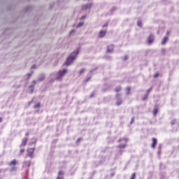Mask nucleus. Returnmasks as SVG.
I'll return each instance as SVG.
<instances>
[{"label": "nucleus", "mask_w": 179, "mask_h": 179, "mask_svg": "<svg viewBox=\"0 0 179 179\" xmlns=\"http://www.w3.org/2000/svg\"><path fill=\"white\" fill-rule=\"evenodd\" d=\"M78 54H79L78 51L76 52H73L67 58L65 64L66 65H71L72 62H73V60L75 59V58H76V55H78Z\"/></svg>", "instance_id": "f257e3e1"}, {"label": "nucleus", "mask_w": 179, "mask_h": 179, "mask_svg": "<svg viewBox=\"0 0 179 179\" xmlns=\"http://www.w3.org/2000/svg\"><path fill=\"white\" fill-rule=\"evenodd\" d=\"M17 164V161L15 159H13L10 162V164H9V166H10V167H12V166H13V167H12V169L10 170V171H11V173L13 172V171H15V170H16V165Z\"/></svg>", "instance_id": "f03ea898"}, {"label": "nucleus", "mask_w": 179, "mask_h": 179, "mask_svg": "<svg viewBox=\"0 0 179 179\" xmlns=\"http://www.w3.org/2000/svg\"><path fill=\"white\" fill-rule=\"evenodd\" d=\"M66 72H68V70H66L65 69L63 70L59 71L58 76L56 78L57 80H61V79H62L64 75H65Z\"/></svg>", "instance_id": "7ed1b4c3"}, {"label": "nucleus", "mask_w": 179, "mask_h": 179, "mask_svg": "<svg viewBox=\"0 0 179 179\" xmlns=\"http://www.w3.org/2000/svg\"><path fill=\"white\" fill-rule=\"evenodd\" d=\"M119 142H123V144H120L117 148L119 149H124V148H126L127 146V142H128V141L127 140V138H120L119 140Z\"/></svg>", "instance_id": "20e7f679"}, {"label": "nucleus", "mask_w": 179, "mask_h": 179, "mask_svg": "<svg viewBox=\"0 0 179 179\" xmlns=\"http://www.w3.org/2000/svg\"><path fill=\"white\" fill-rule=\"evenodd\" d=\"M34 148L27 149V156L31 159H33V155H34Z\"/></svg>", "instance_id": "39448f33"}, {"label": "nucleus", "mask_w": 179, "mask_h": 179, "mask_svg": "<svg viewBox=\"0 0 179 179\" xmlns=\"http://www.w3.org/2000/svg\"><path fill=\"white\" fill-rule=\"evenodd\" d=\"M115 97L117 99L116 106H121L122 104V99L120 98L121 97V94H116Z\"/></svg>", "instance_id": "423d86ee"}, {"label": "nucleus", "mask_w": 179, "mask_h": 179, "mask_svg": "<svg viewBox=\"0 0 179 179\" xmlns=\"http://www.w3.org/2000/svg\"><path fill=\"white\" fill-rule=\"evenodd\" d=\"M27 141H29V138L27 137L22 138V143L20 144V148H24V146H26L27 143Z\"/></svg>", "instance_id": "0eeeda50"}, {"label": "nucleus", "mask_w": 179, "mask_h": 179, "mask_svg": "<svg viewBox=\"0 0 179 179\" xmlns=\"http://www.w3.org/2000/svg\"><path fill=\"white\" fill-rule=\"evenodd\" d=\"M106 34H107V30H101L98 34V37L99 38H103V37H104V36H106Z\"/></svg>", "instance_id": "6e6552de"}, {"label": "nucleus", "mask_w": 179, "mask_h": 179, "mask_svg": "<svg viewBox=\"0 0 179 179\" xmlns=\"http://www.w3.org/2000/svg\"><path fill=\"white\" fill-rule=\"evenodd\" d=\"M153 41H155V36H153V34H150L148 37V44H152Z\"/></svg>", "instance_id": "1a4fd4ad"}, {"label": "nucleus", "mask_w": 179, "mask_h": 179, "mask_svg": "<svg viewBox=\"0 0 179 179\" xmlns=\"http://www.w3.org/2000/svg\"><path fill=\"white\" fill-rule=\"evenodd\" d=\"M92 3L90 4H85L82 6L83 10H87V9H90L92 8Z\"/></svg>", "instance_id": "9d476101"}, {"label": "nucleus", "mask_w": 179, "mask_h": 179, "mask_svg": "<svg viewBox=\"0 0 179 179\" xmlns=\"http://www.w3.org/2000/svg\"><path fill=\"white\" fill-rule=\"evenodd\" d=\"M152 144L151 146L152 149H155V148H156V145H157V140L155 138H152Z\"/></svg>", "instance_id": "9b49d317"}, {"label": "nucleus", "mask_w": 179, "mask_h": 179, "mask_svg": "<svg viewBox=\"0 0 179 179\" xmlns=\"http://www.w3.org/2000/svg\"><path fill=\"white\" fill-rule=\"evenodd\" d=\"M31 164V161H24L23 162L24 167H30Z\"/></svg>", "instance_id": "f8f14e48"}, {"label": "nucleus", "mask_w": 179, "mask_h": 179, "mask_svg": "<svg viewBox=\"0 0 179 179\" xmlns=\"http://www.w3.org/2000/svg\"><path fill=\"white\" fill-rule=\"evenodd\" d=\"M113 51H114V45H108L107 48V52H113Z\"/></svg>", "instance_id": "ddd939ff"}, {"label": "nucleus", "mask_w": 179, "mask_h": 179, "mask_svg": "<svg viewBox=\"0 0 179 179\" xmlns=\"http://www.w3.org/2000/svg\"><path fill=\"white\" fill-rule=\"evenodd\" d=\"M64 172L62 171H59L58 172V177L57 178V179H64Z\"/></svg>", "instance_id": "4468645a"}, {"label": "nucleus", "mask_w": 179, "mask_h": 179, "mask_svg": "<svg viewBox=\"0 0 179 179\" xmlns=\"http://www.w3.org/2000/svg\"><path fill=\"white\" fill-rule=\"evenodd\" d=\"M114 90H115V93H119V92H121V90H122V87H121V85H118V86L115 87Z\"/></svg>", "instance_id": "2eb2a0df"}, {"label": "nucleus", "mask_w": 179, "mask_h": 179, "mask_svg": "<svg viewBox=\"0 0 179 179\" xmlns=\"http://www.w3.org/2000/svg\"><path fill=\"white\" fill-rule=\"evenodd\" d=\"M151 92L152 87L147 90V94L145 95V98H143V100H146V99H148V96H149V93H150Z\"/></svg>", "instance_id": "dca6fc26"}, {"label": "nucleus", "mask_w": 179, "mask_h": 179, "mask_svg": "<svg viewBox=\"0 0 179 179\" xmlns=\"http://www.w3.org/2000/svg\"><path fill=\"white\" fill-rule=\"evenodd\" d=\"M169 40V37L165 36L162 41V45H164V44H166V43H167V41Z\"/></svg>", "instance_id": "f3484780"}, {"label": "nucleus", "mask_w": 179, "mask_h": 179, "mask_svg": "<svg viewBox=\"0 0 179 179\" xmlns=\"http://www.w3.org/2000/svg\"><path fill=\"white\" fill-rule=\"evenodd\" d=\"M127 95L129 96L131 94V87H127L126 88Z\"/></svg>", "instance_id": "a211bd4d"}, {"label": "nucleus", "mask_w": 179, "mask_h": 179, "mask_svg": "<svg viewBox=\"0 0 179 179\" xmlns=\"http://www.w3.org/2000/svg\"><path fill=\"white\" fill-rule=\"evenodd\" d=\"M41 104L40 102H38L34 106V108H40Z\"/></svg>", "instance_id": "6ab92c4d"}, {"label": "nucleus", "mask_w": 179, "mask_h": 179, "mask_svg": "<svg viewBox=\"0 0 179 179\" xmlns=\"http://www.w3.org/2000/svg\"><path fill=\"white\" fill-rule=\"evenodd\" d=\"M29 91L31 94L33 93L34 92V87L29 86Z\"/></svg>", "instance_id": "aec40b11"}, {"label": "nucleus", "mask_w": 179, "mask_h": 179, "mask_svg": "<svg viewBox=\"0 0 179 179\" xmlns=\"http://www.w3.org/2000/svg\"><path fill=\"white\" fill-rule=\"evenodd\" d=\"M136 177V173H133L130 177V179H135Z\"/></svg>", "instance_id": "412c9836"}, {"label": "nucleus", "mask_w": 179, "mask_h": 179, "mask_svg": "<svg viewBox=\"0 0 179 179\" xmlns=\"http://www.w3.org/2000/svg\"><path fill=\"white\" fill-rule=\"evenodd\" d=\"M137 25L139 27H142V21L141 20H138L137 22Z\"/></svg>", "instance_id": "4be33fe9"}, {"label": "nucleus", "mask_w": 179, "mask_h": 179, "mask_svg": "<svg viewBox=\"0 0 179 179\" xmlns=\"http://www.w3.org/2000/svg\"><path fill=\"white\" fill-rule=\"evenodd\" d=\"M83 24H84V22H79V23L77 24L76 27H77V28L82 27V26H83Z\"/></svg>", "instance_id": "5701e85b"}, {"label": "nucleus", "mask_w": 179, "mask_h": 179, "mask_svg": "<svg viewBox=\"0 0 179 179\" xmlns=\"http://www.w3.org/2000/svg\"><path fill=\"white\" fill-rule=\"evenodd\" d=\"M176 122H177V120H176V119H173L171 120V125H174L176 124Z\"/></svg>", "instance_id": "b1692460"}, {"label": "nucleus", "mask_w": 179, "mask_h": 179, "mask_svg": "<svg viewBox=\"0 0 179 179\" xmlns=\"http://www.w3.org/2000/svg\"><path fill=\"white\" fill-rule=\"evenodd\" d=\"M153 114H154V115H156V114H157V108H155L153 110Z\"/></svg>", "instance_id": "393cba45"}, {"label": "nucleus", "mask_w": 179, "mask_h": 179, "mask_svg": "<svg viewBox=\"0 0 179 179\" xmlns=\"http://www.w3.org/2000/svg\"><path fill=\"white\" fill-rule=\"evenodd\" d=\"M20 155H23V153H24V148H22L20 150Z\"/></svg>", "instance_id": "a878e982"}, {"label": "nucleus", "mask_w": 179, "mask_h": 179, "mask_svg": "<svg viewBox=\"0 0 179 179\" xmlns=\"http://www.w3.org/2000/svg\"><path fill=\"white\" fill-rule=\"evenodd\" d=\"M162 54L164 55L166 53V49L163 48L161 50Z\"/></svg>", "instance_id": "bb28decb"}, {"label": "nucleus", "mask_w": 179, "mask_h": 179, "mask_svg": "<svg viewBox=\"0 0 179 179\" xmlns=\"http://www.w3.org/2000/svg\"><path fill=\"white\" fill-rule=\"evenodd\" d=\"M83 72H85V69H82L79 71L80 75H82V73H83Z\"/></svg>", "instance_id": "cd10ccee"}, {"label": "nucleus", "mask_w": 179, "mask_h": 179, "mask_svg": "<svg viewBox=\"0 0 179 179\" xmlns=\"http://www.w3.org/2000/svg\"><path fill=\"white\" fill-rule=\"evenodd\" d=\"M36 80H33L32 85H31V86H33V87H34V86H36Z\"/></svg>", "instance_id": "c85d7f7f"}, {"label": "nucleus", "mask_w": 179, "mask_h": 179, "mask_svg": "<svg viewBox=\"0 0 179 179\" xmlns=\"http://www.w3.org/2000/svg\"><path fill=\"white\" fill-rule=\"evenodd\" d=\"M90 99H93V97H94V92H92L90 96Z\"/></svg>", "instance_id": "c756f323"}, {"label": "nucleus", "mask_w": 179, "mask_h": 179, "mask_svg": "<svg viewBox=\"0 0 179 179\" xmlns=\"http://www.w3.org/2000/svg\"><path fill=\"white\" fill-rule=\"evenodd\" d=\"M159 77V73H156L155 75H154V78H158Z\"/></svg>", "instance_id": "7c9ffc66"}, {"label": "nucleus", "mask_w": 179, "mask_h": 179, "mask_svg": "<svg viewBox=\"0 0 179 179\" xmlns=\"http://www.w3.org/2000/svg\"><path fill=\"white\" fill-rule=\"evenodd\" d=\"M104 27H108V23L103 24V28H104Z\"/></svg>", "instance_id": "2f4dec72"}, {"label": "nucleus", "mask_w": 179, "mask_h": 179, "mask_svg": "<svg viewBox=\"0 0 179 179\" xmlns=\"http://www.w3.org/2000/svg\"><path fill=\"white\" fill-rule=\"evenodd\" d=\"M83 19H86V15H83L81 17L80 20H83Z\"/></svg>", "instance_id": "473e14b6"}, {"label": "nucleus", "mask_w": 179, "mask_h": 179, "mask_svg": "<svg viewBox=\"0 0 179 179\" xmlns=\"http://www.w3.org/2000/svg\"><path fill=\"white\" fill-rule=\"evenodd\" d=\"M134 121H135V117L131 118V124H132V122H134Z\"/></svg>", "instance_id": "72a5a7b5"}, {"label": "nucleus", "mask_w": 179, "mask_h": 179, "mask_svg": "<svg viewBox=\"0 0 179 179\" xmlns=\"http://www.w3.org/2000/svg\"><path fill=\"white\" fill-rule=\"evenodd\" d=\"M90 79H91V78H90V77H89V78L85 80V83L89 82V80H90Z\"/></svg>", "instance_id": "f704fd0d"}, {"label": "nucleus", "mask_w": 179, "mask_h": 179, "mask_svg": "<svg viewBox=\"0 0 179 179\" xmlns=\"http://www.w3.org/2000/svg\"><path fill=\"white\" fill-rule=\"evenodd\" d=\"M39 82H41V80H44V78H41L38 79Z\"/></svg>", "instance_id": "c9c22d12"}, {"label": "nucleus", "mask_w": 179, "mask_h": 179, "mask_svg": "<svg viewBox=\"0 0 179 179\" xmlns=\"http://www.w3.org/2000/svg\"><path fill=\"white\" fill-rule=\"evenodd\" d=\"M80 140H81V138H78L77 139V143H78V142H80Z\"/></svg>", "instance_id": "e433bc0d"}, {"label": "nucleus", "mask_w": 179, "mask_h": 179, "mask_svg": "<svg viewBox=\"0 0 179 179\" xmlns=\"http://www.w3.org/2000/svg\"><path fill=\"white\" fill-rule=\"evenodd\" d=\"M27 76H28L29 78H30V77L31 76V73H28Z\"/></svg>", "instance_id": "4c0bfd02"}, {"label": "nucleus", "mask_w": 179, "mask_h": 179, "mask_svg": "<svg viewBox=\"0 0 179 179\" xmlns=\"http://www.w3.org/2000/svg\"><path fill=\"white\" fill-rule=\"evenodd\" d=\"M72 33H75V30H71V31H70V34H72Z\"/></svg>", "instance_id": "58836bf2"}, {"label": "nucleus", "mask_w": 179, "mask_h": 179, "mask_svg": "<svg viewBox=\"0 0 179 179\" xmlns=\"http://www.w3.org/2000/svg\"><path fill=\"white\" fill-rule=\"evenodd\" d=\"M25 136H29V132H27V133L25 134Z\"/></svg>", "instance_id": "ea45409f"}, {"label": "nucleus", "mask_w": 179, "mask_h": 179, "mask_svg": "<svg viewBox=\"0 0 179 179\" xmlns=\"http://www.w3.org/2000/svg\"><path fill=\"white\" fill-rule=\"evenodd\" d=\"M32 68H33L34 69H36V66H35V65L32 66Z\"/></svg>", "instance_id": "a19ab883"}, {"label": "nucleus", "mask_w": 179, "mask_h": 179, "mask_svg": "<svg viewBox=\"0 0 179 179\" xmlns=\"http://www.w3.org/2000/svg\"><path fill=\"white\" fill-rule=\"evenodd\" d=\"M0 122H2V117H0Z\"/></svg>", "instance_id": "79ce46f5"}, {"label": "nucleus", "mask_w": 179, "mask_h": 179, "mask_svg": "<svg viewBox=\"0 0 179 179\" xmlns=\"http://www.w3.org/2000/svg\"><path fill=\"white\" fill-rule=\"evenodd\" d=\"M124 59H128V57H124Z\"/></svg>", "instance_id": "37998d69"}, {"label": "nucleus", "mask_w": 179, "mask_h": 179, "mask_svg": "<svg viewBox=\"0 0 179 179\" xmlns=\"http://www.w3.org/2000/svg\"><path fill=\"white\" fill-rule=\"evenodd\" d=\"M169 34V32L168 31V32H167V34Z\"/></svg>", "instance_id": "c03bdc74"}, {"label": "nucleus", "mask_w": 179, "mask_h": 179, "mask_svg": "<svg viewBox=\"0 0 179 179\" xmlns=\"http://www.w3.org/2000/svg\"><path fill=\"white\" fill-rule=\"evenodd\" d=\"M0 173H1V170H0Z\"/></svg>", "instance_id": "a18cd8bd"}]
</instances>
